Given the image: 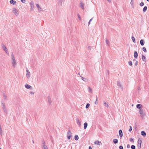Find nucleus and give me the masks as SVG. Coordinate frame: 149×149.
Segmentation results:
<instances>
[{
	"mask_svg": "<svg viewBox=\"0 0 149 149\" xmlns=\"http://www.w3.org/2000/svg\"><path fill=\"white\" fill-rule=\"evenodd\" d=\"M11 62L13 68H15L17 65L16 60L13 54L11 55Z\"/></svg>",
	"mask_w": 149,
	"mask_h": 149,
	"instance_id": "1",
	"label": "nucleus"
},
{
	"mask_svg": "<svg viewBox=\"0 0 149 149\" xmlns=\"http://www.w3.org/2000/svg\"><path fill=\"white\" fill-rule=\"evenodd\" d=\"M23 3H24L25 2V0H20Z\"/></svg>",
	"mask_w": 149,
	"mask_h": 149,
	"instance_id": "50",
	"label": "nucleus"
},
{
	"mask_svg": "<svg viewBox=\"0 0 149 149\" xmlns=\"http://www.w3.org/2000/svg\"><path fill=\"white\" fill-rule=\"evenodd\" d=\"M79 139V137L77 135H75L74 136V139L76 140H77Z\"/></svg>",
	"mask_w": 149,
	"mask_h": 149,
	"instance_id": "35",
	"label": "nucleus"
},
{
	"mask_svg": "<svg viewBox=\"0 0 149 149\" xmlns=\"http://www.w3.org/2000/svg\"><path fill=\"white\" fill-rule=\"evenodd\" d=\"M130 66H132V63L131 61H129L128 62Z\"/></svg>",
	"mask_w": 149,
	"mask_h": 149,
	"instance_id": "44",
	"label": "nucleus"
},
{
	"mask_svg": "<svg viewBox=\"0 0 149 149\" xmlns=\"http://www.w3.org/2000/svg\"><path fill=\"white\" fill-rule=\"evenodd\" d=\"M131 148L132 149H135L136 147L134 145H132L131 146Z\"/></svg>",
	"mask_w": 149,
	"mask_h": 149,
	"instance_id": "38",
	"label": "nucleus"
},
{
	"mask_svg": "<svg viewBox=\"0 0 149 149\" xmlns=\"http://www.w3.org/2000/svg\"><path fill=\"white\" fill-rule=\"evenodd\" d=\"M80 7L83 10H84V4L82 3L81 1L80 3Z\"/></svg>",
	"mask_w": 149,
	"mask_h": 149,
	"instance_id": "14",
	"label": "nucleus"
},
{
	"mask_svg": "<svg viewBox=\"0 0 149 149\" xmlns=\"http://www.w3.org/2000/svg\"><path fill=\"white\" fill-rule=\"evenodd\" d=\"M36 5L38 8V10L39 12L43 11V10L42 8L38 4H36Z\"/></svg>",
	"mask_w": 149,
	"mask_h": 149,
	"instance_id": "7",
	"label": "nucleus"
},
{
	"mask_svg": "<svg viewBox=\"0 0 149 149\" xmlns=\"http://www.w3.org/2000/svg\"><path fill=\"white\" fill-rule=\"evenodd\" d=\"M144 5V3H143V2H141L140 3V5L141 6H143Z\"/></svg>",
	"mask_w": 149,
	"mask_h": 149,
	"instance_id": "42",
	"label": "nucleus"
},
{
	"mask_svg": "<svg viewBox=\"0 0 149 149\" xmlns=\"http://www.w3.org/2000/svg\"><path fill=\"white\" fill-rule=\"evenodd\" d=\"M142 59L144 61L146 62V58L143 55L142 56Z\"/></svg>",
	"mask_w": 149,
	"mask_h": 149,
	"instance_id": "22",
	"label": "nucleus"
},
{
	"mask_svg": "<svg viewBox=\"0 0 149 149\" xmlns=\"http://www.w3.org/2000/svg\"><path fill=\"white\" fill-rule=\"evenodd\" d=\"M98 104V102H97V96L96 101L95 102V104L96 105H97Z\"/></svg>",
	"mask_w": 149,
	"mask_h": 149,
	"instance_id": "36",
	"label": "nucleus"
},
{
	"mask_svg": "<svg viewBox=\"0 0 149 149\" xmlns=\"http://www.w3.org/2000/svg\"><path fill=\"white\" fill-rule=\"evenodd\" d=\"M81 79H82L84 81H86V80H87V79H86V78H84V77H81Z\"/></svg>",
	"mask_w": 149,
	"mask_h": 149,
	"instance_id": "37",
	"label": "nucleus"
},
{
	"mask_svg": "<svg viewBox=\"0 0 149 149\" xmlns=\"http://www.w3.org/2000/svg\"><path fill=\"white\" fill-rule=\"evenodd\" d=\"M130 141L134 142V139L132 138H131L130 139Z\"/></svg>",
	"mask_w": 149,
	"mask_h": 149,
	"instance_id": "41",
	"label": "nucleus"
},
{
	"mask_svg": "<svg viewBox=\"0 0 149 149\" xmlns=\"http://www.w3.org/2000/svg\"><path fill=\"white\" fill-rule=\"evenodd\" d=\"M10 4L13 5H15L17 3L16 1H14V0H11L10 1Z\"/></svg>",
	"mask_w": 149,
	"mask_h": 149,
	"instance_id": "13",
	"label": "nucleus"
},
{
	"mask_svg": "<svg viewBox=\"0 0 149 149\" xmlns=\"http://www.w3.org/2000/svg\"><path fill=\"white\" fill-rule=\"evenodd\" d=\"M138 54L137 52L136 51H135L134 53V57L135 58H136L138 57Z\"/></svg>",
	"mask_w": 149,
	"mask_h": 149,
	"instance_id": "17",
	"label": "nucleus"
},
{
	"mask_svg": "<svg viewBox=\"0 0 149 149\" xmlns=\"http://www.w3.org/2000/svg\"><path fill=\"white\" fill-rule=\"evenodd\" d=\"M12 11L14 14L16 16H18L19 14V10L15 8L12 9Z\"/></svg>",
	"mask_w": 149,
	"mask_h": 149,
	"instance_id": "3",
	"label": "nucleus"
},
{
	"mask_svg": "<svg viewBox=\"0 0 149 149\" xmlns=\"http://www.w3.org/2000/svg\"><path fill=\"white\" fill-rule=\"evenodd\" d=\"M88 92H90L91 93H92V89L89 86H88Z\"/></svg>",
	"mask_w": 149,
	"mask_h": 149,
	"instance_id": "28",
	"label": "nucleus"
},
{
	"mask_svg": "<svg viewBox=\"0 0 149 149\" xmlns=\"http://www.w3.org/2000/svg\"><path fill=\"white\" fill-rule=\"evenodd\" d=\"M72 136H67V138L68 139H70L71 137Z\"/></svg>",
	"mask_w": 149,
	"mask_h": 149,
	"instance_id": "46",
	"label": "nucleus"
},
{
	"mask_svg": "<svg viewBox=\"0 0 149 149\" xmlns=\"http://www.w3.org/2000/svg\"><path fill=\"white\" fill-rule=\"evenodd\" d=\"M143 50L145 52H146V49L145 47H143L142 48Z\"/></svg>",
	"mask_w": 149,
	"mask_h": 149,
	"instance_id": "40",
	"label": "nucleus"
},
{
	"mask_svg": "<svg viewBox=\"0 0 149 149\" xmlns=\"http://www.w3.org/2000/svg\"><path fill=\"white\" fill-rule=\"evenodd\" d=\"M84 128L86 129L87 128L88 126V123H85L84 124Z\"/></svg>",
	"mask_w": 149,
	"mask_h": 149,
	"instance_id": "27",
	"label": "nucleus"
},
{
	"mask_svg": "<svg viewBox=\"0 0 149 149\" xmlns=\"http://www.w3.org/2000/svg\"><path fill=\"white\" fill-rule=\"evenodd\" d=\"M42 149H48L47 145L45 144L44 141H42Z\"/></svg>",
	"mask_w": 149,
	"mask_h": 149,
	"instance_id": "6",
	"label": "nucleus"
},
{
	"mask_svg": "<svg viewBox=\"0 0 149 149\" xmlns=\"http://www.w3.org/2000/svg\"><path fill=\"white\" fill-rule=\"evenodd\" d=\"M141 134L143 136H145L146 135L145 132L144 131H142L141 132Z\"/></svg>",
	"mask_w": 149,
	"mask_h": 149,
	"instance_id": "21",
	"label": "nucleus"
},
{
	"mask_svg": "<svg viewBox=\"0 0 149 149\" xmlns=\"http://www.w3.org/2000/svg\"><path fill=\"white\" fill-rule=\"evenodd\" d=\"M26 69V76L27 79H29L30 77L31 74L28 69L27 68Z\"/></svg>",
	"mask_w": 149,
	"mask_h": 149,
	"instance_id": "4",
	"label": "nucleus"
},
{
	"mask_svg": "<svg viewBox=\"0 0 149 149\" xmlns=\"http://www.w3.org/2000/svg\"><path fill=\"white\" fill-rule=\"evenodd\" d=\"M147 7L146 6H145L143 9V12H146V10H147Z\"/></svg>",
	"mask_w": 149,
	"mask_h": 149,
	"instance_id": "33",
	"label": "nucleus"
},
{
	"mask_svg": "<svg viewBox=\"0 0 149 149\" xmlns=\"http://www.w3.org/2000/svg\"><path fill=\"white\" fill-rule=\"evenodd\" d=\"M142 107V105L141 104H138L136 105V107L137 108L141 109V108Z\"/></svg>",
	"mask_w": 149,
	"mask_h": 149,
	"instance_id": "26",
	"label": "nucleus"
},
{
	"mask_svg": "<svg viewBox=\"0 0 149 149\" xmlns=\"http://www.w3.org/2000/svg\"><path fill=\"white\" fill-rule=\"evenodd\" d=\"M90 22H90V21L89 22H88V25H90Z\"/></svg>",
	"mask_w": 149,
	"mask_h": 149,
	"instance_id": "57",
	"label": "nucleus"
},
{
	"mask_svg": "<svg viewBox=\"0 0 149 149\" xmlns=\"http://www.w3.org/2000/svg\"><path fill=\"white\" fill-rule=\"evenodd\" d=\"M91 47L90 46H89L88 47V49H91Z\"/></svg>",
	"mask_w": 149,
	"mask_h": 149,
	"instance_id": "53",
	"label": "nucleus"
},
{
	"mask_svg": "<svg viewBox=\"0 0 149 149\" xmlns=\"http://www.w3.org/2000/svg\"><path fill=\"white\" fill-rule=\"evenodd\" d=\"M67 136H72V133L70 131H68V132L67 133Z\"/></svg>",
	"mask_w": 149,
	"mask_h": 149,
	"instance_id": "24",
	"label": "nucleus"
},
{
	"mask_svg": "<svg viewBox=\"0 0 149 149\" xmlns=\"http://www.w3.org/2000/svg\"><path fill=\"white\" fill-rule=\"evenodd\" d=\"M0 149H1V148H0Z\"/></svg>",
	"mask_w": 149,
	"mask_h": 149,
	"instance_id": "59",
	"label": "nucleus"
},
{
	"mask_svg": "<svg viewBox=\"0 0 149 149\" xmlns=\"http://www.w3.org/2000/svg\"><path fill=\"white\" fill-rule=\"evenodd\" d=\"M142 142V141L141 139H139L138 140L137 147L139 149H140L141 148Z\"/></svg>",
	"mask_w": 149,
	"mask_h": 149,
	"instance_id": "5",
	"label": "nucleus"
},
{
	"mask_svg": "<svg viewBox=\"0 0 149 149\" xmlns=\"http://www.w3.org/2000/svg\"><path fill=\"white\" fill-rule=\"evenodd\" d=\"M130 128L129 130V132H131L132 130V127L131 126H130Z\"/></svg>",
	"mask_w": 149,
	"mask_h": 149,
	"instance_id": "45",
	"label": "nucleus"
},
{
	"mask_svg": "<svg viewBox=\"0 0 149 149\" xmlns=\"http://www.w3.org/2000/svg\"><path fill=\"white\" fill-rule=\"evenodd\" d=\"M119 135L120 138L121 139L123 136V134L122 131L121 130H120L119 131Z\"/></svg>",
	"mask_w": 149,
	"mask_h": 149,
	"instance_id": "12",
	"label": "nucleus"
},
{
	"mask_svg": "<svg viewBox=\"0 0 149 149\" xmlns=\"http://www.w3.org/2000/svg\"><path fill=\"white\" fill-rule=\"evenodd\" d=\"M25 88L28 89H31L32 88L31 86L27 84H25Z\"/></svg>",
	"mask_w": 149,
	"mask_h": 149,
	"instance_id": "15",
	"label": "nucleus"
},
{
	"mask_svg": "<svg viewBox=\"0 0 149 149\" xmlns=\"http://www.w3.org/2000/svg\"><path fill=\"white\" fill-rule=\"evenodd\" d=\"M89 106H90V104L89 103L87 104L86 106V109L88 108V107H89Z\"/></svg>",
	"mask_w": 149,
	"mask_h": 149,
	"instance_id": "39",
	"label": "nucleus"
},
{
	"mask_svg": "<svg viewBox=\"0 0 149 149\" xmlns=\"http://www.w3.org/2000/svg\"><path fill=\"white\" fill-rule=\"evenodd\" d=\"M93 18H92L90 20V22H91V21L92 20H93Z\"/></svg>",
	"mask_w": 149,
	"mask_h": 149,
	"instance_id": "54",
	"label": "nucleus"
},
{
	"mask_svg": "<svg viewBox=\"0 0 149 149\" xmlns=\"http://www.w3.org/2000/svg\"><path fill=\"white\" fill-rule=\"evenodd\" d=\"M94 143L96 145H98V146H100L101 144L102 143L101 142L97 140L95 141Z\"/></svg>",
	"mask_w": 149,
	"mask_h": 149,
	"instance_id": "11",
	"label": "nucleus"
},
{
	"mask_svg": "<svg viewBox=\"0 0 149 149\" xmlns=\"http://www.w3.org/2000/svg\"><path fill=\"white\" fill-rule=\"evenodd\" d=\"M2 48L3 49L5 52L7 54H8V49L7 48H6V46L4 45H3L2 46Z\"/></svg>",
	"mask_w": 149,
	"mask_h": 149,
	"instance_id": "9",
	"label": "nucleus"
},
{
	"mask_svg": "<svg viewBox=\"0 0 149 149\" xmlns=\"http://www.w3.org/2000/svg\"><path fill=\"white\" fill-rule=\"evenodd\" d=\"M119 148L120 149H123V147L122 146H120L119 147Z\"/></svg>",
	"mask_w": 149,
	"mask_h": 149,
	"instance_id": "48",
	"label": "nucleus"
},
{
	"mask_svg": "<svg viewBox=\"0 0 149 149\" xmlns=\"http://www.w3.org/2000/svg\"><path fill=\"white\" fill-rule=\"evenodd\" d=\"M130 145L129 144H127V148H130Z\"/></svg>",
	"mask_w": 149,
	"mask_h": 149,
	"instance_id": "52",
	"label": "nucleus"
},
{
	"mask_svg": "<svg viewBox=\"0 0 149 149\" xmlns=\"http://www.w3.org/2000/svg\"><path fill=\"white\" fill-rule=\"evenodd\" d=\"M89 149H92L91 146H89Z\"/></svg>",
	"mask_w": 149,
	"mask_h": 149,
	"instance_id": "55",
	"label": "nucleus"
},
{
	"mask_svg": "<svg viewBox=\"0 0 149 149\" xmlns=\"http://www.w3.org/2000/svg\"><path fill=\"white\" fill-rule=\"evenodd\" d=\"M2 108H3V110H4V111L6 113H7V110L6 109V106L5 104L4 103H2Z\"/></svg>",
	"mask_w": 149,
	"mask_h": 149,
	"instance_id": "10",
	"label": "nucleus"
},
{
	"mask_svg": "<svg viewBox=\"0 0 149 149\" xmlns=\"http://www.w3.org/2000/svg\"><path fill=\"white\" fill-rule=\"evenodd\" d=\"M30 93L32 95H34V93L33 91H31L30 92Z\"/></svg>",
	"mask_w": 149,
	"mask_h": 149,
	"instance_id": "49",
	"label": "nucleus"
},
{
	"mask_svg": "<svg viewBox=\"0 0 149 149\" xmlns=\"http://www.w3.org/2000/svg\"><path fill=\"white\" fill-rule=\"evenodd\" d=\"M104 106H105L106 107H107V108H109V107L108 104L107 103L105 102L104 103Z\"/></svg>",
	"mask_w": 149,
	"mask_h": 149,
	"instance_id": "23",
	"label": "nucleus"
},
{
	"mask_svg": "<svg viewBox=\"0 0 149 149\" xmlns=\"http://www.w3.org/2000/svg\"><path fill=\"white\" fill-rule=\"evenodd\" d=\"M138 61H136L135 62V65L136 66L138 65Z\"/></svg>",
	"mask_w": 149,
	"mask_h": 149,
	"instance_id": "51",
	"label": "nucleus"
},
{
	"mask_svg": "<svg viewBox=\"0 0 149 149\" xmlns=\"http://www.w3.org/2000/svg\"><path fill=\"white\" fill-rule=\"evenodd\" d=\"M132 39L134 43H135V42H135V38H134V36H132Z\"/></svg>",
	"mask_w": 149,
	"mask_h": 149,
	"instance_id": "34",
	"label": "nucleus"
},
{
	"mask_svg": "<svg viewBox=\"0 0 149 149\" xmlns=\"http://www.w3.org/2000/svg\"><path fill=\"white\" fill-rule=\"evenodd\" d=\"M134 0H131V1L130 2V4L131 5L133 6H134Z\"/></svg>",
	"mask_w": 149,
	"mask_h": 149,
	"instance_id": "30",
	"label": "nucleus"
},
{
	"mask_svg": "<svg viewBox=\"0 0 149 149\" xmlns=\"http://www.w3.org/2000/svg\"><path fill=\"white\" fill-rule=\"evenodd\" d=\"M140 42L141 45L143 46L144 45V41L143 40H142V39L140 41Z\"/></svg>",
	"mask_w": 149,
	"mask_h": 149,
	"instance_id": "18",
	"label": "nucleus"
},
{
	"mask_svg": "<svg viewBox=\"0 0 149 149\" xmlns=\"http://www.w3.org/2000/svg\"><path fill=\"white\" fill-rule=\"evenodd\" d=\"M76 120L77 124L79 125V126H80L81 125V122L80 121L79 119L77 118Z\"/></svg>",
	"mask_w": 149,
	"mask_h": 149,
	"instance_id": "16",
	"label": "nucleus"
},
{
	"mask_svg": "<svg viewBox=\"0 0 149 149\" xmlns=\"http://www.w3.org/2000/svg\"><path fill=\"white\" fill-rule=\"evenodd\" d=\"M3 98L5 100H7V97L6 95H5L4 94H3Z\"/></svg>",
	"mask_w": 149,
	"mask_h": 149,
	"instance_id": "31",
	"label": "nucleus"
},
{
	"mask_svg": "<svg viewBox=\"0 0 149 149\" xmlns=\"http://www.w3.org/2000/svg\"><path fill=\"white\" fill-rule=\"evenodd\" d=\"M117 85L120 88H122V85H121V83H120V82H119V81L117 82Z\"/></svg>",
	"mask_w": 149,
	"mask_h": 149,
	"instance_id": "19",
	"label": "nucleus"
},
{
	"mask_svg": "<svg viewBox=\"0 0 149 149\" xmlns=\"http://www.w3.org/2000/svg\"><path fill=\"white\" fill-rule=\"evenodd\" d=\"M147 1H149V0H146Z\"/></svg>",
	"mask_w": 149,
	"mask_h": 149,
	"instance_id": "58",
	"label": "nucleus"
},
{
	"mask_svg": "<svg viewBox=\"0 0 149 149\" xmlns=\"http://www.w3.org/2000/svg\"><path fill=\"white\" fill-rule=\"evenodd\" d=\"M77 15L78 18L80 20H81V17L79 15V14H78Z\"/></svg>",
	"mask_w": 149,
	"mask_h": 149,
	"instance_id": "47",
	"label": "nucleus"
},
{
	"mask_svg": "<svg viewBox=\"0 0 149 149\" xmlns=\"http://www.w3.org/2000/svg\"><path fill=\"white\" fill-rule=\"evenodd\" d=\"M64 1V0H58V4L60 5H62V2Z\"/></svg>",
	"mask_w": 149,
	"mask_h": 149,
	"instance_id": "25",
	"label": "nucleus"
},
{
	"mask_svg": "<svg viewBox=\"0 0 149 149\" xmlns=\"http://www.w3.org/2000/svg\"><path fill=\"white\" fill-rule=\"evenodd\" d=\"M106 42L107 45L108 46L109 45V40H108L107 39H106Z\"/></svg>",
	"mask_w": 149,
	"mask_h": 149,
	"instance_id": "29",
	"label": "nucleus"
},
{
	"mask_svg": "<svg viewBox=\"0 0 149 149\" xmlns=\"http://www.w3.org/2000/svg\"><path fill=\"white\" fill-rule=\"evenodd\" d=\"M109 2H111V0H107Z\"/></svg>",
	"mask_w": 149,
	"mask_h": 149,
	"instance_id": "56",
	"label": "nucleus"
},
{
	"mask_svg": "<svg viewBox=\"0 0 149 149\" xmlns=\"http://www.w3.org/2000/svg\"><path fill=\"white\" fill-rule=\"evenodd\" d=\"M48 102L49 103V104H50L52 102V101L51 98L50 97H48Z\"/></svg>",
	"mask_w": 149,
	"mask_h": 149,
	"instance_id": "20",
	"label": "nucleus"
},
{
	"mask_svg": "<svg viewBox=\"0 0 149 149\" xmlns=\"http://www.w3.org/2000/svg\"><path fill=\"white\" fill-rule=\"evenodd\" d=\"M2 130L1 129V126H0V134H2Z\"/></svg>",
	"mask_w": 149,
	"mask_h": 149,
	"instance_id": "43",
	"label": "nucleus"
},
{
	"mask_svg": "<svg viewBox=\"0 0 149 149\" xmlns=\"http://www.w3.org/2000/svg\"><path fill=\"white\" fill-rule=\"evenodd\" d=\"M139 113L140 114V116L142 118H144L146 116V114L144 112L142 109H140L139 110Z\"/></svg>",
	"mask_w": 149,
	"mask_h": 149,
	"instance_id": "2",
	"label": "nucleus"
},
{
	"mask_svg": "<svg viewBox=\"0 0 149 149\" xmlns=\"http://www.w3.org/2000/svg\"><path fill=\"white\" fill-rule=\"evenodd\" d=\"M113 142L115 144H116L118 143V140L116 139H114L113 140Z\"/></svg>",
	"mask_w": 149,
	"mask_h": 149,
	"instance_id": "32",
	"label": "nucleus"
},
{
	"mask_svg": "<svg viewBox=\"0 0 149 149\" xmlns=\"http://www.w3.org/2000/svg\"><path fill=\"white\" fill-rule=\"evenodd\" d=\"M30 4L31 6V11H32L33 10V9L34 8V5L33 1H31Z\"/></svg>",
	"mask_w": 149,
	"mask_h": 149,
	"instance_id": "8",
	"label": "nucleus"
}]
</instances>
